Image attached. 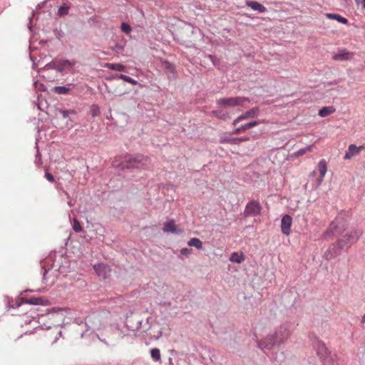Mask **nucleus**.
Masks as SVG:
<instances>
[{
    "mask_svg": "<svg viewBox=\"0 0 365 365\" xmlns=\"http://www.w3.org/2000/svg\"><path fill=\"white\" fill-rule=\"evenodd\" d=\"M313 148V145H308L307 147H304L303 148H300L299 150H298L297 151H296L294 154H293V156L294 157H299V156H301V155H304L307 152H309L312 150Z\"/></svg>",
    "mask_w": 365,
    "mask_h": 365,
    "instance_id": "nucleus-28",
    "label": "nucleus"
},
{
    "mask_svg": "<svg viewBox=\"0 0 365 365\" xmlns=\"http://www.w3.org/2000/svg\"><path fill=\"white\" fill-rule=\"evenodd\" d=\"M187 245L190 247H194L198 250H201L203 248L202 241L200 239L196 238V237L191 238L187 242Z\"/></svg>",
    "mask_w": 365,
    "mask_h": 365,
    "instance_id": "nucleus-23",
    "label": "nucleus"
},
{
    "mask_svg": "<svg viewBox=\"0 0 365 365\" xmlns=\"http://www.w3.org/2000/svg\"><path fill=\"white\" fill-rule=\"evenodd\" d=\"M68 205H69L70 207H71V206H72V204H71V202H68Z\"/></svg>",
    "mask_w": 365,
    "mask_h": 365,
    "instance_id": "nucleus-52",
    "label": "nucleus"
},
{
    "mask_svg": "<svg viewBox=\"0 0 365 365\" xmlns=\"http://www.w3.org/2000/svg\"><path fill=\"white\" fill-rule=\"evenodd\" d=\"M73 229L76 232H80L82 230V227L76 219H73Z\"/></svg>",
    "mask_w": 365,
    "mask_h": 365,
    "instance_id": "nucleus-32",
    "label": "nucleus"
},
{
    "mask_svg": "<svg viewBox=\"0 0 365 365\" xmlns=\"http://www.w3.org/2000/svg\"><path fill=\"white\" fill-rule=\"evenodd\" d=\"M259 109L258 107H254L249 110L245 111L242 115H239L236 119L234 120L232 125L236 126L240 122L247 120L248 118H256L259 115Z\"/></svg>",
    "mask_w": 365,
    "mask_h": 365,
    "instance_id": "nucleus-8",
    "label": "nucleus"
},
{
    "mask_svg": "<svg viewBox=\"0 0 365 365\" xmlns=\"http://www.w3.org/2000/svg\"><path fill=\"white\" fill-rule=\"evenodd\" d=\"M88 330H87L86 331H84L81 334V337H84L86 334V332L88 331Z\"/></svg>",
    "mask_w": 365,
    "mask_h": 365,
    "instance_id": "nucleus-46",
    "label": "nucleus"
},
{
    "mask_svg": "<svg viewBox=\"0 0 365 365\" xmlns=\"http://www.w3.org/2000/svg\"><path fill=\"white\" fill-rule=\"evenodd\" d=\"M354 53L349 51L346 48L339 49L336 53L332 55V58L336 61H344L352 59Z\"/></svg>",
    "mask_w": 365,
    "mask_h": 365,
    "instance_id": "nucleus-9",
    "label": "nucleus"
},
{
    "mask_svg": "<svg viewBox=\"0 0 365 365\" xmlns=\"http://www.w3.org/2000/svg\"><path fill=\"white\" fill-rule=\"evenodd\" d=\"M318 168L319 171V178L317 179V186H319L323 182L327 171V165L325 160L322 159L319 162Z\"/></svg>",
    "mask_w": 365,
    "mask_h": 365,
    "instance_id": "nucleus-14",
    "label": "nucleus"
},
{
    "mask_svg": "<svg viewBox=\"0 0 365 365\" xmlns=\"http://www.w3.org/2000/svg\"><path fill=\"white\" fill-rule=\"evenodd\" d=\"M104 67L112 71H116L120 72L127 71L126 66L121 63H106Z\"/></svg>",
    "mask_w": 365,
    "mask_h": 365,
    "instance_id": "nucleus-19",
    "label": "nucleus"
},
{
    "mask_svg": "<svg viewBox=\"0 0 365 365\" xmlns=\"http://www.w3.org/2000/svg\"><path fill=\"white\" fill-rule=\"evenodd\" d=\"M265 122L264 120H252L249 123H246L244 124H242L239 127L236 128L232 132V134H238L246 130L250 129L253 127H255L260 123H264Z\"/></svg>",
    "mask_w": 365,
    "mask_h": 365,
    "instance_id": "nucleus-10",
    "label": "nucleus"
},
{
    "mask_svg": "<svg viewBox=\"0 0 365 365\" xmlns=\"http://www.w3.org/2000/svg\"><path fill=\"white\" fill-rule=\"evenodd\" d=\"M163 65H164V68L166 70H168V71H170L172 73L175 72V67H174V66L171 63H170L169 61H165L163 62Z\"/></svg>",
    "mask_w": 365,
    "mask_h": 365,
    "instance_id": "nucleus-34",
    "label": "nucleus"
},
{
    "mask_svg": "<svg viewBox=\"0 0 365 365\" xmlns=\"http://www.w3.org/2000/svg\"><path fill=\"white\" fill-rule=\"evenodd\" d=\"M337 83H338V81H335L332 82L331 84H336Z\"/></svg>",
    "mask_w": 365,
    "mask_h": 365,
    "instance_id": "nucleus-51",
    "label": "nucleus"
},
{
    "mask_svg": "<svg viewBox=\"0 0 365 365\" xmlns=\"http://www.w3.org/2000/svg\"><path fill=\"white\" fill-rule=\"evenodd\" d=\"M71 7L70 3H64L63 4L58 10V15L60 16H65L68 14L69 9Z\"/></svg>",
    "mask_w": 365,
    "mask_h": 365,
    "instance_id": "nucleus-25",
    "label": "nucleus"
},
{
    "mask_svg": "<svg viewBox=\"0 0 365 365\" xmlns=\"http://www.w3.org/2000/svg\"><path fill=\"white\" fill-rule=\"evenodd\" d=\"M90 113L93 117H96L99 115L100 108L97 105H92L90 108Z\"/></svg>",
    "mask_w": 365,
    "mask_h": 365,
    "instance_id": "nucleus-30",
    "label": "nucleus"
},
{
    "mask_svg": "<svg viewBox=\"0 0 365 365\" xmlns=\"http://www.w3.org/2000/svg\"><path fill=\"white\" fill-rule=\"evenodd\" d=\"M22 303L26 304H32V305H40V304H46L47 299L41 298V297H31L29 299H22Z\"/></svg>",
    "mask_w": 365,
    "mask_h": 365,
    "instance_id": "nucleus-18",
    "label": "nucleus"
},
{
    "mask_svg": "<svg viewBox=\"0 0 365 365\" xmlns=\"http://www.w3.org/2000/svg\"><path fill=\"white\" fill-rule=\"evenodd\" d=\"M212 113L215 115L217 118L223 120H226L230 118L229 113L222 110H213Z\"/></svg>",
    "mask_w": 365,
    "mask_h": 365,
    "instance_id": "nucleus-24",
    "label": "nucleus"
},
{
    "mask_svg": "<svg viewBox=\"0 0 365 365\" xmlns=\"http://www.w3.org/2000/svg\"><path fill=\"white\" fill-rule=\"evenodd\" d=\"M46 273V272H45L43 273V278L45 277Z\"/></svg>",
    "mask_w": 365,
    "mask_h": 365,
    "instance_id": "nucleus-55",
    "label": "nucleus"
},
{
    "mask_svg": "<svg viewBox=\"0 0 365 365\" xmlns=\"http://www.w3.org/2000/svg\"><path fill=\"white\" fill-rule=\"evenodd\" d=\"M130 83H131L132 85H136L138 84V81L132 78H130V80H129V82Z\"/></svg>",
    "mask_w": 365,
    "mask_h": 365,
    "instance_id": "nucleus-43",
    "label": "nucleus"
},
{
    "mask_svg": "<svg viewBox=\"0 0 365 365\" xmlns=\"http://www.w3.org/2000/svg\"><path fill=\"white\" fill-rule=\"evenodd\" d=\"M291 325L284 323L269 333L264 339L258 341V346L262 351L271 350L274 346L280 345L286 341L291 334Z\"/></svg>",
    "mask_w": 365,
    "mask_h": 365,
    "instance_id": "nucleus-1",
    "label": "nucleus"
},
{
    "mask_svg": "<svg viewBox=\"0 0 365 365\" xmlns=\"http://www.w3.org/2000/svg\"><path fill=\"white\" fill-rule=\"evenodd\" d=\"M60 113L63 118H67L71 114L75 115L76 113L75 110H60Z\"/></svg>",
    "mask_w": 365,
    "mask_h": 365,
    "instance_id": "nucleus-31",
    "label": "nucleus"
},
{
    "mask_svg": "<svg viewBox=\"0 0 365 365\" xmlns=\"http://www.w3.org/2000/svg\"><path fill=\"white\" fill-rule=\"evenodd\" d=\"M29 29L30 30H31V26H30V25H29Z\"/></svg>",
    "mask_w": 365,
    "mask_h": 365,
    "instance_id": "nucleus-57",
    "label": "nucleus"
},
{
    "mask_svg": "<svg viewBox=\"0 0 365 365\" xmlns=\"http://www.w3.org/2000/svg\"><path fill=\"white\" fill-rule=\"evenodd\" d=\"M245 102H250L248 98L237 96L218 99L217 104L224 107H235L243 106Z\"/></svg>",
    "mask_w": 365,
    "mask_h": 365,
    "instance_id": "nucleus-6",
    "label": "nucleus"
},
{
    "mask_svg": "<svg viewBox=\"0 0 365 365\" xmlns=\"http://www.w3.org/2000/svg\"><path fill=\"white\" fill-rule=\"evenodd\" d=\"M113 49H115L117 51H123L124 47L119 43H116Z\"/></svg>",
    "mask_w": 365,
    "mask_h": 365,
    "instance_id": "nucleus-40",
    "label": "nucleus"
},
{
    "mask_svg": "<svg viewBox=\"0 0 365 365\" xmlns=\"http://www.w3.org/2000/svg\"><path fill=\"white\" fill-rule=\"evenodd\" d=\"M34 86L35 87V89L38 91H44L46 89L45 86L43 83H39L38 81H35L34 83Z\"/></svg>",
    "mask_w": 365,
    "mask_h": 365,
    "instance_id": "nucleus-35",
    "label": "nucleus"
},
{
    "mask_svg": "<svg viewBox=\"0 0 365 365\" xmlns=\"http://www.w3.org/2000/svg\"><path fill=\"white\" fill-rule=\"evenodd\" d=\"M246 5L250 9H252L253 11H258L259 14H263L267 11L266 7L256 1H247Z\"/></svg>",
    "mask_w": 365,
    "mask_h": 365,
    "instance_id": "nucleus-15",
    "label": "nucleus"
},
{
    "mask_svg": "<svg viewBox=\"0 0 365 365\" xmlns=\"http://www.w3.org/2000/svg\"><path fill=\"white\" fill-rule=\"evenodd\" d=\"M336 228L335 222H331L329 230L327 231V234H329V232H333V230Z\"/></svg>",
    "mask_w": 365,
    "mask_h": 365,
    "instance_id": "nucleus-41",
    "label": "nucleus"
},
{
    "mask_svg": "<svg viewBox=\"0 0 365 365\" xmlns=\"http://www.w3.org/2000/svg\"><path fill=\"white\" fill-rule=\"evenodd\" d=\"M76 65V61L62 58H55L44 66V69H54L61 73H72Z\"/></svg>",
    "mask_w": 365,
    "mask_h": 365,
    "instance_id": "nucleus-4",
    "label": "nucleus"
},
{
    "mask_svg": "<svg viewBox=\"0 0 365 365\" xmlns=\"http://www.w3.org/2000/svg\"><path fill=\"white\" fill-rule=\"evenodd\" d=\"M354 1H355V2H356L357 4H359V3H360V0H354Z\"/></svg>",
    "mask_w": 365,
    "mask_h": 365,
    "instance_id": "nucleus-48",
    "label": "nucleus"
},
{
    "mask_svg": "<svg viewBox=\"0 0 365 365\" xmlns=\"http://www.w3.org/2000/svg\"><path fill=\"white\" fill-rule=\"evenodd\" d=\"M364 149V146H359L357 147L356 145L354 144H351L349 147H348V149L346 151L345 153V155L344 156V158L345 160H349L351 159V158H353L354 156L356 155L357 154L359 153V152Z\"/></svg>",
    "mask_w": 365,
    "mask_h": 365,
    "instance_id": "nucleus-13",
    "label": "nucleus"
},
{
    "mask_svg": "<svg viewBox=\"0 0 365 365\" xmlns=\"http://www.w3.org/2000/svg\"><path fill=\"white\" fill-rule=\"evenodd\" d=\"M91 317H89L88 319H87V322H86V323H88V322H91Z\"/></svg>",
    "mask_w": 365,
    "mask_h": 365,
    "instance_id": "nucleus-50",
    "label": "nucleus"
},
{
    "mask_svg": "<svg viewBox=\"0 0 365 365\" xmlns=\"http://www.w3.org/2000/svg\"><path fill=\"white\" fill-rule=\"evenodd\" d=\"M33 16H34V14L32 13V14H31V16L29 17L30 21H32Z\"/></svg>",
    "mask_w": 365,
    "mask_h": 365,
    "instance_id": "nucleus-47",
    "label": "nucleus"
},
{
    "mask_svg": "<svg viewBox=\"0 0 365 365\" xmlns=\"http://www.w3.org/2000/svg\"><path fill=\"white\" fill-rule=\"evenodd\" d=\"M119 75H120V74H115V75H113V76H109V77L108 78V80H110V81L119 79V77H118V76H119Z\"/></svg>",
    "mask_w": 365,
    "mask_h": 365,
    "instance_id": "nucleus-42",
    "label": "nucleus"
},
{
    "mask_svg": "<svg viewBox=\"0 0 365 365\" xmlns=\"http://www.w3.org/2000/svg\"><path fill=\"white\" fill-rule=\"evenodd\" d=\"M40 152H39V150L37 148V150H36V157H40Z\"/></svg>",
    "mask_w": 365,
    "mask_h": 365,
    "instance_id": "nucleus-45",
    "label": "nucleus"
},
{
    "mask_svg": "<svg viewBox=\"0 0 365 365\" xmlns=\"http://www.w3.org/2000/svg\"><path fill=\"white\" fill-rule=\"evenodd\" d=\"M361 323L362 324H364L365 323V314H364V316L362 317L361 318Z\"/></svg>",
    "mask_w": 365,
    "mask_h": 365,
    "instance_id": "nucleus-44",
    "label": "nucleus"
},
{
    "mask_svg": "<svg viewBox=\"0 0 365 365\" xmlns=\"http://www.w3.org/2000/svg\"><path fill=\"white\" fill-rule=\"evenodd\" d=\"M163 231L167 233L180 234L182 232L181 229H178L174 220H169L164 223Z\"/></svg>",
    "mask_w": 365,
    "mask_h": 365,
    "instance_id": "nucleus-12",
    "label": "nucleus"
},
{
    "mask_svg": "<svg viewBox=\"0 0 365 365\" xmlns=\"http://www.w3.org/2000/svg\"><path fill=\"white\" fill-rule=\"evenodd\" d=\"M191 253L192 250L188 248L185 247L180 250V254L182 255L189 256Z\"/></svg>",
    "mask_w": 365,
    "mask_h": 365,
    "instance_id": "nucleus-36",
    "label": "nucleus"
},
{
    "mask_svg": "<svg viewBox=\"0 0 365 365\" xmlns=\"http://www.w3.org/2000/svg\"><path fill=\"white\" fill-rule=\"evenodd\" d=\"M120 165L123 169H147L150 165V160L148 157L141 155H128Z\"/></svg>",
    "mask_w": 365,
    "mask_h": 365,
    "instance_id": "nucleus-3",
    "label": "nucleus"
},
{
    "mask_svg": "<svg viewBox=\"0 0 365 365\" xmlns=\"http://www.w3.org/2000/svg\"><path fill=\"white\" fill-rule=\"evenodd\" d=\"M219 142L221 144L230 143L231 145H237V138L229 137L226 133L220 137Z\"/></svg>",
    "mask_w": 365,
    "mask_h": 365,
    "instance_id": "nucleus-21",
    "label": "nucleus"
},
{
    "mask_svg": "<svg viewBox=\"0 0 365 365\" xmlns=\"http://www.w3.org/2000/svg\"><path fill=\"white\" fill-rule=\"evenodd\" d=\"M121 30L126 34H129L131 32V27L128 24L123 22L120 26Z\"/></svg>",
    "mask_w": 365,
    "mask_h": 365,
    "instance_id": "nucleus-33",
    "label": "nucleus"
},
{
    "mask_svg": "<svg viewBox=\"0 0 365 365\" xmlns=\"http://www.w3.org/2000/svg\"><path fill=\"white\" fill-rule=\"evenodd\" d=\"M58 334L61 335V331H58Z\"/></svg>",
    "mask_w": 365,
    "mask_h": 365,
    "instance_id": "nucleus-56",
    "label": "nucleus"
},
{
    "mask_svg": "<svg viewBox=\"0 0 365 365\" xmlns=\"http://www.w3.org/2000/svg\"><path fill=\"white\" fill-rule=\"evenodd\" d=\"M362 235V232L361 230H354L351 232L346 233V235L342 236V238L339 240L336 245H334L332 248L334 255H331L329 257L328 253H325V257L327 259H329L332 257L338 255L341 250L345 248H348L352 244L355 243Z\"/></svg>",
    "mask_w": 365,
    "mask_h": 365,
    "instance_id": "nucleus-2",
    "label": "nucleus"
},
{
    "mask_svg": "<svg viewBox=\"0 0 365 365\" xmlns=\"http://www.w3.org/2000/svg\"><path fill=\"white\" fill-rule=\"evenodd\" d=\"M250 138L249 137H240V138H237V145H239L240 143L242 142H245V141H249L250 140Z\"/></svg>",
    "mask_w": 365,
    "mask_h": 365,
    "instance_id": "nucleus-39",
    "label": "nucleus"
},
{
    "mask_svg": "<svg viewBox=\"0 0 365 365\" xmlns=\"http://www.w3.org/2000/svg\"><path fill=\"white\" fill-rule=\"evenodd\" d=\"M45 178L51 182H53L54 181L53 176L48 172L45 173Z\"/></svg>",
    "mask_w": 365,
    "mask_h": 365,
    "instance_id": "nucleus-37",
    "label": "nucleus"
},
{
    "mask_svg": "<svg viewBox=\"0 0 365 365\" xmlns=\"http://www.w3.org/2000/svg\"><path fill=\"white\" fill-rule=\"evenodd\" d=\"M148 318L146 319L145 322H144V325L143 326L142 324L143 323V321L137 319V323L138 324V326L136 327V329H140V328H143V332H145L146 331H148L150 327V326L148 324Z\"/></svg>",
    "mask_w": 365,
    "mask_h": 365,
    "instance_id": "nucleus-27",
    "label": "nucleus"
},
{
    "mask_svg": "<svg viewBox=\"0 0 365 365\" xmlns=\"http://www.w3.org/2000/svg\"><path fill=\"white\" fill-rule=\"evenodd\" d=\"M93 269L96 274L103 278H106L108 273L110 272L109 267L104 264H95Z\"/></svg>",
    "mask_w": 365,
    "mask_h": 365,
    "instance_id": "nucleus-16",
    "label": "nucleus"
},
{
    "mask_svg": "<svg viewBox=\"0 0 365 365\" xmlns=\"http://www.w3.org/2000/svg\"><path fill=\"white\" fill-rule=\"evenodd\" d=\"M363 2H364V4H363V8L365 9V0H363Z\"/></svg>",
    "mask_w": 365,
    "mask_h": 365,
    "instance_id": "nucleus-49",
    "label": "nucleus"
},
{
    "mask_svg": "<svg viewBox=\"0 0 365 365\" xmlns=\"http://www.w3.org/2000/svg\"><path fill=\"white\" fill-rule=\"evenodd\" d=\"M150 355L152 359L155 361H158L160 360V349L158 348H153L150 350Z\"/></svg>",
    "mask_w": 365,
    "mask_h": 365,
    "instance_id": "nucleus-29",
    "label": "nucleus"
},
{
    "mask_svg": "<svg viewBox=\"0 0 365 365\" xmlns=\"http://www.w3.org/2000/svg\"><path fill=\"white\" fill-rule=\"evenodd\" d=\"M58 339V337H55V339H54V342L56 341V340Z\"/></svg>",
    "mask_w": 365,
    "mask_h": 365,
    "instance_id": "nucleus-54",
    "label": "nucleus"
},
{
    "mask_svg": "<svg viewBox=\"0 0 365 365\" xmlns=\"http://www.w3.org/2000/svg\"><path fill=\"white\" fill-rule=\"evenodd\" d=\"M230 260L240 264L245 260V256L242 254L239 255L237 252H233L230 255Z\"/></svg>",
    "mask_w": 365,
    "mask_h": 365,
    "instance_id": "nucleus-26",
    "label": "nucleus"
},
{
    "mask_svg": "<svg viewBox=\"0 0 365 365\" xmlns=\"http://www.w3.org/2000/svg\"><path fill=\"white\" fill-rule=\"evenodd\" d=\"M71 86H73V83H68L67 86H55L52 91L58 95H68L70 94L72 91V88L70 87Z\"/></svg>",
    "mask_w": 365,
    "mask_h": 365,
    "instance_id": "nucleus-17",
    "label": "nucleus"
},
{
    "mask_svg": "<svg viewBox=\"0 0 365 365\" xmlns=\"http://www.w3.org/2000/svg\"><path fill=\"white\" fill-rule=\"evenodd\" d=\"M118 77H119V79H121V80H123V81H124L125 82H128V83L129 82V80H130V76H126L125 74H120Z\"/></svg>",
    "mask_w": 365,
    "mask_h": 365,
    "instance_id": "nucleus-38",
    "label": "nucleus"
},
{
    "mask_svg": "<svg viewBox=\"0 0 365 365\" xmlns=\"http://www.w3.org/2000/svg\"><path fill=\"white\" fill-rule=\"evenodd\" d=\"M315 173H316V172H315V171H313V172L312 173V175H314Z\"/></svg>",
    "mask_w": 365,
    "mask_h": 365,
    "instance_id": "nucleus-53",
    "label": "nucleus"
},
{
    "mask_svg": "<svg viewBox=\"0 0 365 365\" xmlns=\"http://www.w3.org/2000/svg\"><path fill=\"white\" fill-rule=\"evenodd\" d=\"M336 111V108L334 106H326L323 107L319 110V115L322 118H325Z\"/></svg>",
    "mask_w": 365,
    "mask_h": 365,
    "instance_id": "nucleus-20",
    "label": "nucleus"
},
{
    "mask_svg": "<svg viewBox=\"0 0 365 365\" xmlns=\"http://www.w3.org/2000/svg\"><path fill=\"white\" fill-rule=\"evenodd\" d=\"M326 16L329 19L336 20L343 24H346L348 23V20L346 18L336 14L327 13L326 14Z\"/></svg>",
    "mask_w": 365,
    "mask_h": 365,
    "instance_id": "nucleus-22",
    "label": "nucleus"
},
{
    "mask_svg": "<svg viewBox=\"0 0 365 365\" xmlns=\"http://www.w3.org/2000/svg\"><path fill=\"white\" fill-rule=\"evenodd\" d=\"M313 346L317 351L318 356L325 365H335L333 356L329 351L325 344L318 338H316L312 342Z\"/></svg>",
    "mask_w": 365,
    "mask_h": 365,
    "instance_id": "nucleus-5",
    "label": "nucleus"
},
{
    "mask_svg": "<svg viewBox=\"0 0 365 365\" xmlns=\"http://www.w3.org/2000/svg\"><path fill=\"white\" fill-rule=\"evenodd\" d=\"M262 206L258 201L252 200L248 202L244 210V215L248 216H257L261 213Z\"/></svg>",
    "mask_w": 365,
    "mask_h": 365,
    "instance_id": "nucleus-7",
    "label": "nucleus"
},
{
    "mask_svg": "<svg viewBox=\"0 0 365 365\" xmlns=\"http://www.w3.org/2000/svg\"><path fill=\"white\" fill-rule=\"evenodd\" d=\"M292 224V218L289 215H285L281 220V230L285 235H289L290 233V228Z\"/></svg>",
    "mask_w": 365,
    "mask_h": 365,
    "instance_id": "nucleus-11",
    "label": "nucleus"
}]
</instances>
